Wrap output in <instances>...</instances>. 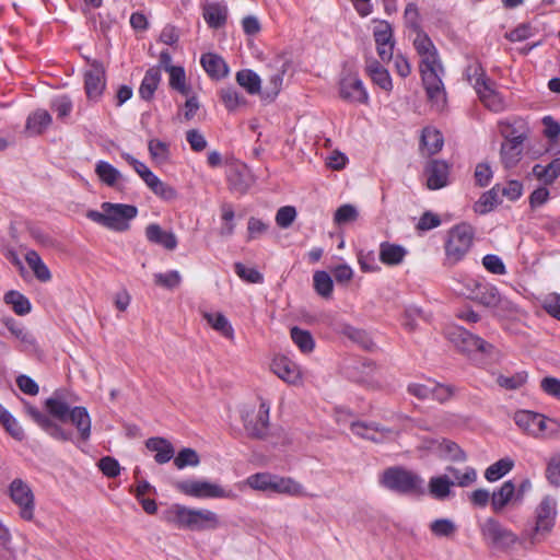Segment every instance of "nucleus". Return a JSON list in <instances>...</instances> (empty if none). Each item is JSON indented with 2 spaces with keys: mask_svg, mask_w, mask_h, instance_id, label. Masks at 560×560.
I'll list each match as a JSON object with an SVG mask.
<instances>
[{
  "mask_svg": "<svg viewBox=\"0 0 560 560\" xmlns=\"http://www.w3.org/2000/svg\"><path fill=\"white\" fill-rule=\"evenodd\" d=\"M163 520L178 528L192 532L214 530L220 526V518L215 512L180 504H173L166 510Z\"/></svg>",
  "mask_w": 560,
  "mask_h": 560,
  "instance_id": "f257e3e1",
  "label": "nucleus"
},
{
  "mask_svg": "<svg viewBox=\"0 0 560 560\" xmlns=\"http://www.w3.org/2000/svg\"><path fill=\"white\" fill-rule=\"evenodd\" d=\"M420 73L428 100L438 109L446 104V92L441 79L444 72L436 48L420 56Z\"/></svg>",
  "mask_w": 560,
  "mask_h": 560,
  "instance_id": "f03ea898",
  "label": "nucleus"
},
{
  "mask_svg": "<svg viewBox=\"0 0 560 560\" xmlns=\"http://www.w3.org/2000/svg\"><path fill=\"white\" fill-rule=\"evenodd\" d=\"M102 212L89 210L86 218L112 231L125 232L130 228V221L138 214V209L132 205L103 202Z\"/></svg>",
  "mask_w": 560,
  "mask_h": 560,
  "instance_id": "7ed1b4c3",
  "label": "nucleus"
},
{
  "mask_svg": "<svg viewBox=\"0 0 560 560\" xmlns=\"http://www.w3.org/2000/svg\"><path fill=\"white\" fill-rule=\"evenodd\" d=\"M480 534L485 544L494 550L506 552L515 545H521L525 549L530 548L528 539H524V533L517 536L493 517H488L480 524Z\"/></svg>",
  "mask_w": 560,
  "mask_h": 560,
  "instance_id": "20e7f679",
  "label": "nucleus"
},
{
  "mask_svg": "<svg viewBox=\"0 0 560 560\" xmlns=\"http://www.w3.org/2000/svg\"><path fill=\"white\" fill-rule=\"evenodd\" d=\"M475 238V230L468 223H459L447 232L444 250L445 266H455L469 253Z\"/></svg>",
  "mask_w": 560,
  "mask_h": 560,
  "instance_id": "39448f33",
  "label": "nucleus"
},
{
  "mask_svg": "<svg viewBox=\"0 0 560 560\" xmlns=\"http://www.w3.org/2000/svg\"><path fill=\"white\" fill-rule=\"evenodd\" d=\"M380 482L386 489L400 494L423 493L422 478L413 471L400 466L385 469L381 476Z\"/></svg>",
  "mask_w": 560,
  "mask_h": 560,
  "instance_id": "423d86ee",
  "label": "nucleus"
},
{
  "mask_svg": "<svg viewBox=\"0 0 560 560\" xmlns=\"http://www.w3.org/2000/svg\"><path fill=\"white\" fill-rule=\"evenodd\" d=\"M557 515V502L553 498L545 497L536 509V524L532 529L524 530V539L530 547L540 542L553 528Z\"/></svg>",
  "mask_w": 560,
  "mask_h": 560,
  "instance_id": "0eeeda50",
  "label": "nucleus"
},
{
  "mask_svg": "<svg viewBox=\"0 0 560 560\" xmlns=\"http://www.w3.org/2000/svg\"><path fill=\"white\" fill-rule=\"evenodd\" d=\"M177 491L185 495L198 499H235L236 494L232 490H226L218 483L207 480H180L174 483Z\"/></svg>",
  "mask_w": 560,
  "mask_h": 560,
  "instance_id": "6e6552de",
  "label": "nucleus"
},
{
  "mask_svg": "<svg viewBox=\"0 0 560 560\" xmlns=\"http://www.w3.org/2000/svg\"><path fill=\"white\" fill-rule=\"evenodd\" d=\"M9 495L20 509V516L24 521L34 520L35 498L31 487L22 479L15 478L9 486Z\"/></svg>",
  "mask_w": 560,
  "mask_h": 560,
  "instance_id": "1a4fd4ad",
  "label": "nucleus"
},
{
  "mask_svg": "<svg viewBox=\"0 0 560 560\" xmlns=\"http://www.w3.org/2000/svg\"><path fill=\"white\" fill-rule=\"evenodd\" d=\"M450 340L465 353L481 352L489 354L493 346L463 327H454L448 331Z\"/></svg>",
  "mask_w": 560,
  "mask_h": 560,
  "instance_id": "9d476101",
  "label": "nucleus"
},
{
  "mask_svg": "<svg viewBox=\"0 0 560 560\" xmlns=\"http://www.w3.org/2000/svg\"><path fill=\"white\" fill-rule=\"evenodd\" d=\"M269 410V404L261 399L259 409L256 413L247 412L243 416L245 431L250 438L262 440L268 435Z\"/></svg>",
  "mask_w": 560,
  "mask_h": 560,
  "instance_id": "9b49d317",
  "label": "nucleus"
},
{
  "mask_svg": "<svg viewBox=\"0 0 560 560\" xmlns=\"http://www.w3.org/2000/svg\"><path fill=\"white\" fill-rule=\"evenodd\" d=\"M515 422L524 431L534 435L547 433L549 425V433H552L559 427L556 420L548 419L540 413H535L532 411L517 412L515 416Z\"/></svg>",
  "mask_w": 560,
  "mask_h": 560,
  "instance_id": "f8f14e48",
  "label": "nucleus"
},
{
  "mask_svg": "<svg viewBox=\"0 0 560 560\" xmlns=\"http://www.w3.org/2000/svg\"><path fill=\"white\" fill-rule=\"evenodd\" d=\"M25 411L27 416L52 439L61 442L72 441L73 434L71 431L62 429L48 415L42 412L36 407L26 404Z\"/></svg>",
  "mask_w": 560,
  "mask_h": 560,
  "instance_id": "ddd939ff",
  "label": "nucleus"
},
{
  "mask_svg": "<svg viewBox=\"0 0 560 560\" xmlns=\"http://www.w3.org/2000/svg\"><path fill=\"white\" fill-rule=\"evenodd\" d=\"M106 86L105 68L98 60L91 62L84 73V90L90 101L97 102Z\"/></svg>",
  "mask_w": 560,
  "mask_h": 560,
  "instance_id": "4468645a",
  "label": "nucleus"
},
{
  "mask_svg": "<svg viewBox=\"0 0 560 560\" xmlns=\"http://www.w3.org/2000/svg\"><path fill=\"white\" fill-rule=\"evenodd\" d=\"M340 97L350 103L366 104L369 94L361 79L357 75H347L339 83Z\"/></svg>",
  "mask_w": 560,
  "mask_h": 560,
  "instance_id": "2eb2a0df",
  "label": "nucleus"
},
{
  "mask_svg": "<svg viewBox=\"0 0 560 560\" xmlns=\"http://www.w3.org/2000/svg\"><path fill=\"white\" fill-rule=\"evenodd\" d=\"M271 371L290 385H298L302 381L299 365L285 355H277L271 362Z\"/></svg>",
  "mask_w": 560,
  "mask_h": 560,
  "instance_id": "dca6fc26",
  "label": "nucleus"
},
{
  "mask_svg": "<svg viewBox=\"0 0 560 560\" xmlns=\"http://www.w3.org/2000/svg\"><path fill=\"white\" fill-rule=\"evenodd\" d=\"M424 174L429 189H441L448 183L450 165L443 160H431L425 165Z\"/></svg>",
  "mask_w": 560,
  "mask_h": 560,
  "instance_id": "f3484780",
  "label": "nucleus"
},
{
  "mask_svg": "<svg viewBox=\"0 0 560 560\" xmlns=\"http://www.w3.org/2000/svg\"><path fill=\"white\" fill-rule=\"evenodd\" d=\"M52 124V116L47 109L37 108L30 113L24 127L27 137H37L48 130Z\"/></svg>",
  "mask_w": 560,
  "mask_h": 560,
  "instance_id": "a211bd4d",
  "label": "nucleus"
},
{
  "mask_svg": "<svg viewBox=\"0 0 560 560\" xmlns=\"http://www.w3.org/2000/svg\"><path fill=\"white\" fill-rule=\"evenodd\" d=\"M365 72L372 82L385 92L393 90L389 72L376 59L369 58L365 61Z\"/></svg>",
  "mask_w": 560,
  "mask_h": 560,
  "instance_id": "6ab92c4d",
  "label": "nucleus"
},
{
  "mask_svg": "<svg viewBox=\"0 0 560 560\" xmlns=\"http://www.w3.org/2000/svg\"><path fill=\"white\" fill-rule=\"evenodd\" d=\"M290 66L291 60L287 54L277 55L269 63V67L275 70V72L270 74L269 78L271 93L273 96H277L279 94L283 83V75L288 71Z\"/></svg>",
  "mask_w": 560,
  "mask_h": 560,
  "instance_id": "aec40b11",
  "label": "nucleus"
},
{
  "mask_svg": "<svg viewBox=\"0 0 560 560\" xmlns=\"http://www.w3.org/2000/svg\"><path fill=\"white\" fill-rule=\"evenodd\" d=\"M1 322L8 330L21 341L23 351L36 350V338L32 332L26 330L21 323L16 322L13 317H3Z\"/></svg>",
  "mask_w": 560,
  "mask_h": 560,
  "instance_id": "412c9836",
  "label": "nucleus"
},
{
  "mask_svg": "<svg viewBox=\"0 0 560 560\" xmlns=\"http://www.w3.org/2000/svg\"><path fill=\"white\" fill-rule=\"evenodd\" d=\"M271 492L288 494L291 497H306L304 487L290 477H280L272 475Z\"/></svg>",
  "mask_w": 560,
  "mask_h": 560,
  "instance_id": "4be33fe9",
  "label": "nucleus"
},
{
  "mask_svg": "<svg viewBox=\"0 0 560 560\" xmlns=\"http://www.w3.org/2000/svg\"><path fill=\"white\" fill-rule=\"evenodd\" d=\"M145 236L149 242L173 250L177 246V238L174 233L164 231L159 224L151 223L145 228Z\"/></svg>",
  "mask_w": 560,
  "mask_h": 560,
  "instance_id": "5701e85b",
  "label": "nucleus"
},
{
  "mask_svg": "<svg viewBox=\"0 0 560 560\" xmlns=\"http://www.w3.org/2000/svg\"><path fill=\"white\" fill-rule=\"evenodd\" d=\"M203 19L209 27L218 30L225 25L228 20V8L223 3L214 2L203 5Z\"/></svg>",
  "mask_w": 560,
  "mask_h": 560,
  "instance_id": "b1692460",
  "label": "nucleus"
},
{
  "mask_svg": "<svg viewBox=\"0 0 560 560\" xmlns=\"http://www.w3.org/2000/svg\"><path fill=\"white\" fill-rule=\"evenodd\" d=\"M68 419L77 428L80 439L88 441L91 436V417L85 407H73Z\"/></svg>",
  "mask_w": 560,
  "mask_h": 560,
  "instance_id": "393cba45",
  "label": "nucleus"
},
{
  "mask_svg": "<svg viewBox=\"0 0 560 560\" xmlns=\"http://www.w3.org/2000/svg\"><path fill=\"white\" fill-rule=\"evenodd\" d=\"M145 446L149 451L155 452L154 459L158 464H166L174 456V447L164 438H150L145 442Z\"/></svg>",
  "mask_w": 560,
  "mask_h": 560,
  "instance_id": "a878e982",
  "label": "nucleus"
},
{
  "mask_svg": "<svg viewBox=\"0 0 560 560\" xmlns=\"http://www.w3.org/2000/svg\"><path fill=\"white\" fill-rule=\"evenodd\" d=\"M201 66L209 77L212 79H222L226 77L229 72L228 65L225 61L218 55L207 52L201 56L200 59Z\"/></svg>",
  "mask_w": 560,
  "mask_h": 560,
  "instance_id": "bb28decb",
  "label": "nucleus"
},
{
  "mask_svg": "<svg viewBox=\"0 0 560 560\" xmlns=\"http://www.w3.org/2000/svg\"><path fill=\"white\" fill-rule=\"evenodd\" d=\"M474 301L486 307H497L501 301V295L497 287L481 280L475 292Z\"/></svg>",
  "mask_w": 560,
  "mask_h": 560,
  "instance_id": "cd10ccee",
  "label": "nucleus"
},
{
  "mask_svg": "<svg viewBox=\"0 0 560 560\" xmlns=\"http://www.w3.org/2000/svg\"><path fill=\"white\" fill-rule=\"evenodd\" d=\"M407 255L404 246L383 242L380 245V260L387 266H396L402 262Z\"/></svg>",
  "mask_w": 560,
  "mask_h": 560,
  "instance_id": "c85d7f7f",
  "label": "nucleus"
},
{
  "mask_svg": "<svg viewBox=\"0 0 560 560\" xmlns=\"http://www.w3.org/2000/svg\"><path fill=\"white\" fill-rule=\"evenodd\" d=\"M515 485L512 480H506L502 486L492 493L491 506L493 512H501L514 498Z\"/></svg>",
  "mask_w": 560,
  "mask_h": 560,
  "instance_id": "c756f323",
  "label": "nucleus"
},
{
  "mask_svg": "<svg viewBox=\"0 0 560 560\" xmlns=\"http://www.w3.org/2000/svg\"><path fill=\"white\" fill-rule=\"evenodd\" d=\"M161 81V70L159 67H152L147 70L140 88H139V96L144 101H150L153 98L154 92L156 91L159 83Z\"/></svg>",
  "mask_w": 560,
  "mask_h": 560,
  "instance_id": "7c9ffc66",
  "label": "nucleus"
},
{
  "mask_svg": "<svg viewBox=\"0 0 560 560\" xmlns=\"http://www.w3.org/2000/svg\"><path fill=\"white\" fill-rule=\"evenodd\" d=\"M45 408L50 417L62 422L68 420V416L72 409L58 393H55L45 400Z\"/></svg>",
  "mask_w": 560,
  "mask_h": 560,
  "instance_id": "2f4dec72",
  "label": "nucleus"
},
{
  "mask_svg": "<svg viewBox=\"0 0 560 560\" xmlns=\"http://www.w3.org/2000/svg\"><path fill=\"white\" fill-rule=\"evenodd\" d=\"M444 143L442 133L433 128L427 127L421 135V149L427 155H433L441 151Z\"/></svg>",
  "mask_w": 560,
  "mask_h": 560,
  "instance_id": "473e14b6",
  "label": "nucleus"
},
{
  "mask_svg": "<svg viewBox=\"0 0 560 560\" xmlns=\"http://www.w3.org/2000/svg\"><path fill=\"white\" fill-rule=\"evenodd\" d=\"M533 175L545 185H551L560 176V156L552 160L548 165H534Z\"/></svg>",
  "mask_w": 560,
  "mask_h": 560,
  "instance_id": "72a5a7b5",
  "label": "nucleus"
},
{
  "mask_svg": "<svg viewBox=\"0 0 560 560\" xmlns=\"http://www.w3.org/2000/svg\"><path fill=\"white\" fill-rule=\"evenodd\" d=\"M523 142L504 141L501 145L500 155L505 168L514 167L521 160Z\"/></svg>",
  "mask_w": 560,
  "mask_h": 560,
  "instance_id": "f704fd0d",
  "label": "nucleus"
},
{
  "mask_svg": "<svg viewBox=\"0 0 560 560\" xmlns=\"http://www.w3.org/2000/svg\"><path fill=\"white\" fill-rule=\"evenodd\" d=\"M500 185H494L490 190L483 192L474 206L475 212L486 214L501 202Z\"/></svg>",
  "mask_w": 560,
  "mask_h": 560,
  "instance_id": "c9c22d12",
  "label": "nucleus"
},
{
  "mask_svg": "<svg viewBox=\"0 0 560 560\" xmlns=\"http://www.w3.org/2000/svg\"><path fill=\"white\" fill-rule=\"evenodd\" d=\"M454 485L455 481L447 475L435 476L429 481V492L434 499L444 500L450 495L451 488Z\"/></svg>",
  "mask_w": 560,
  "mask_h": 560,
  "instance_id": "e433bc0d",
  "label": "nucleus"
},
{
  "mask_svg": "<svg viewBox=\"0 0 560 560\" xmlns=\"http://www.w3.org/2000/svg\"><path fill=\"white\" fill-rule=\"evenodd\" d=\"M25 260L37 280L47 282L51 279V273L48 267L36 250H28L25 255Z\"/></svg>",
  "mask_w": 560,
  "mask_h": 560,
  "instance_id": "4c0bfd02",
  "label": "nucleus"
},
{
  "mask_svg": "<svg viewBox=\"0 0 560 560\" xmlns=\"http://www.w3.org/2000/svg\"><path fill=\"white\" fill-rule=\"evenodd\" d=\"M202 316L207 323L223 337L228 339L233 338L234 330L228 318L222 313L203 312Z\"/></svg>",
  "mask_w": 560,
  "mask_h": 560,
  "instance_id": "58836bf2",
  "label": "nucleus"
},
{
  "mask_svg": "<svg viewBox=\"0 0 560 560\" xmlns=\"http://www.w3.org/2000/svg\"><path fill=\"white\" fill-rule=\"evenodd\" d=\"M341 334L348 337L350 340L357 342L362 349L366 351H373L375 343L370 338L366 331L355 328L351 325H343L341 327Z\"/></svg>",
  "mask_w": 560,
  "mask_h": 560,
  "instance_id": "ea45409f",
  "label": "nucleus"
},
{
  "mask_svg": "<svg viewBox=\"0 0 560 560\" xmlns=\"http://www.w3.org/2000/svg\"><path fill=\"white\" fill-rule=\"evenodd\" d=\"M236 82L252 95L260 92L261 80L259 75L250 69H243L236 72Z\"/></svg>",
  "mask_w": 560,
  "mask_h": 560,
  "instance_id": "a19ab883",
  "label": "nucleus"
},
{
  "mask_svg": "<svg viewBox=\"0 0 560 560\" xmlns=\"http://www.w3.org/2000/svg\"><path fill=\"white\" fill-rule=\"evenodd\" d=\"M500 132L508 142H524L526 139V127L522 120L511 122H502Z\"/></svg>",
  "mask_w": 560,
  "mask_h": 560,
  "instance_id": "79ce46f5",
  "label": "nucleus"
},
{
  "mask_svg": "<svg viewBox=\"0 0 560 560\" xmlns=\"http://www.w3.org/2000/svg\"><path fill=\"white\" fill-rule=\"evenodd\" d=\"M4 302L12 306L16 315L23 316L31 312L32 306L30 300L22 293L11 290L4 294Z\"/></svg>",
  "mask_w": 560,
  "mask_h": 560,
  "instance_id": "37998d69",
  "label": "nucleus"
},
{
  "mask_svg": "<svg viewBox=\"0 0 560 560\" xmlns=\"http://www.w3.org/2000/svg\"><path fill=\"white\" fill-rule=\"evenodd\" d=\"M292 341L303 353H311L315 348V340L308 330L294 326L290 330Z\"/></svg>",
  "mask_w": 560,
  "mask_h": 560,
  "instance_id": "c03bdc74",
  "label": "nucleus"
},
{
  "mask_svg": "<svg viewBox=\"0 0 560 560\" xmlns=\"http://www.w3.org/2000/svg\"><path fill=\"white\" fill-rule=\"evenodd\" d=\"M480 101L491 110L500 112L503 109L501 96L493 90L492 82L476 91Z\"/></svg>",
  "mask_w": 560,
  "mask_h": 560,
  "instance_id": "a18cd8bd",
  "label": "nucleus"
},
{
  "mask_svg": "<svg viewBox=\"0 0 560 560\" xmlns=\"http://www.w3.org/2000/svg\"><path fill=\"white\" fill-rule=\"evenodd\" d=\"M465 77L467 81L474 86L475 91H478L490 82V80L486 77L483 68L477 61L466 67Z\"/></svg>",
  "mask_w": 560,
  "mask_h": 560,
  "instance_id": "49530a36",
  "label": "nucleus"
},
{
  "mask_svg": "<svg viewBox=\"0 0 560 560\" xmlns=\"http://www.w3.org/2000/svg\"><path fill=\"white\" fill-rule=\"evenodd\" d=\"M50 108L56 113L59 120L67 122L73 110V102L68 95H59L51 100Z\"/></svg>",
  "mask_w": 560,
  "mask_h": 560,
  "instance_id": "de8ad7c7",
  "label": "nucleus"
},
{
  "mask_svg": "<svg viewBox=\"0 0 560 560\" xmlns=\"http://www.w3.org/2000/svg\"><path fill=\"white\" fill-rule=\"evenodd\" d=\"M221 211V220H222V226L220 228V235L224 237H229L234 234L235 231V212L232 203L223 202L220 206Z\"/></svg>",
  "mask_w": 560,
  "mask_h": 560,
  "instance_id": "09e8293b",
  "label": "nucleus"
},
{
  "mask_svg": "<svg viewBox=\"0 0 560 560\" xmlns=\"http://www.w3.org/2000/svg\"><path fill=\"white\" fill-rule=\"evenodd\" d=\"M514 466L512 459L505 457L501 458L494 464L490 465L485 471V478L490 481H497L505 476Z\"/></svg>",
  "mask_w": 560,
  "mask_h": 560,
  "instance_id": "8fccbe9b",
  "label": "nucleus"
},
{
  "mask_svg": "<svg viewBox=\"0 0 560 560\" xmlns=\"http://www.w3.org/2000/svg\"><path fill=\"white\" fill-rule=\"evenodd\" d=\"M95 173L101 182L110 187H113L120 177L119 171L105 161H98L96 163Z\"/></svg>",
  "mask_w": 560,
  "mask_h": 560,
  "instance_id": "3c124183",
  "label": "nucleus"
},
{
  "mask_svg": "<svg viewBox=\"0 0 560 560\" xmlns=\"http://www.w3.org/2000/svg\"><path fill=\"white\" fill-rule=\"evenodd\" d=\"M167 72L170 73V86L180 94L187 96L190 92V89L186 85V74L184 68L180 66L171 67Z\"/></svg>",
  "mask_w": 560,
  "mask_h": 560,
  "instance_id": "603ef678",
  "label": "nucleus"
},
{
  "mask_svg": "<svg viewBox=\"0 0 560 560\" xmlns=\"http://www.w3.org/2000/svg\"><path fill=\"white\" fill-rule=\"evenodd\" d=\"M314 289L323 298L327 299L331 295L334 282L326 271H316L313 276Z\"/></svg>",
  "mask_w": 560,
  "mask_h": 560,
  "instance_id": "864d4df0",
  "label": "nucleus"
},
{
  "mask_svg": "<svg viewBox=\"0 0 560 560\" xmlns=\"http://www.w3.org/2000/svg\"><path fill=\"white\" fill-rule=\"evenodd\" d=\"M220 98L229 112L236 110L241 105L246 103L245 97L234 88H224L220 91Z\"/></svg>",
  "mask_w": 560,
  "mask_h": 560,
  "instance_id": "5fc2aeb1",
  "label": "nucleus"
},
{
  "mask_svg": "<svg viewBox=\"0 0 560 560\" xmlns=\"http://www.w3.org/2000/svg\"><path fill=\"white\" fill-rule=\"evenodd\" d=\"M359 218L358 209L350 203L340 206L334 214V222L338 226L350 224Z\"/></svg>",
  "mask_w": 560,
  "mask_h": 560,
  "instance_id": "6e6d98bb",
  "label": "nucleus"
},
{
  "mask_svg": "<svg viewBox=\"0 0 560 560\" xmlns=\"http://www.w3.org/2000/svg\"><path fill=\"white\" fill-rule=\"evenodd\" d=\"M430 530L436 537H452L457 530L456 524L448 518H438L430 524Z\"/></svg>",
  "mask_w": 560,
  "mask_h": 560,
  "instance_id": "4d7b16f0",
  "label": "nucleus"
},
{
  "mask_svg": "<svg viewBox=\"0 0 560 560\" xmlns=\"http://www.w3.org/2000/svg\"><path fill=\"white\" fill-rule=\"evenodd\" d=\"M122 158L128 162L129 165L133 167V170L144 180L148 187H150L153 184V182L158 178V176L154 175L144 163L138 161L132 155L124 153Z\"/></svg>",
  "mask_w": 560,
  "mask_h": 560,
  "instance_id": "13d9d810",
  "label": "nucleus"
},
{
  "mask_svg": "<svg viewBox=\"0 0 560 560\" xmlns=\"http://www.w3.org/2000/svg\"><path fill=\"white\" fill-rule=\"evenodd\" d=\"M527 381V373L526 372H517L511 376H505L503 374H500L497 377V384L505 389L514 390L522 387Z\"/></svg>",
  "mask_w": 560,
  "mask_h": 560,
  "instance_id": "bf43d9fd",
  "label": "nucleus"
},
{
  "mask_svg": "<svg viewBox=\"0 0 560 560\" xmlns=\"http://www.w3.org/2000/svg\"><path fill=\"white\" fill-rule=\"evenodd\" d=\"M200 463L199 455L197 452L192 448L185 447L180 450L177 454V456L174 458V465L178 469H183L187 466H198Z\"/></svg>",
  "mask_w": 560,
  "mask_h": 560,
  "instance_id": "052dcab7",
  "label": "nucleus"
},
{
  "mask_svg": "<svg viewBox=\"0 0 560 560\" xmlns=\"http://www.w3.org/2000/svg\"><path fill=\"white\" fill-rule=\"evenodd\" d=\"M148 149L151 158L155 161L165 162L170 158V145L164 141L151 139L148 143Z\"/></svg>",
  "mask_w": 560,
  "mask_h": 560,
  "instance_id": "680f3d73",
  "label": "nucleus"
},
{
  "mask_svg": "<svg viewBox=\"0 0 560 560\" xmlns=\"http://www.w3.org/2000/svg\"><path fill=\"white\" fill-rule=\"evenodd\" d=\"M235 273L244 281L249 283H262L264 276L255 268L246 267L242 262L234 264Z\"/></svg>",
  "mask_w": 560,
  "mask_h": 560,
  "instance_id": "e2e57ef3",
  "label": "nucleus"
},
{
  "mask_svg": "<svg viewBox=\"0 0 560 560\" xmlns=\"http://www.w3.org/2000/svg\"><path fill=\"white\" fill-rule=\"evenodd\" d=\"M446 471L452 474V476L456 480L455 483L459 487H467L474 483L477 479L476 470L471 467H467L465 472L462 474L457 468L453 466H447Z\"/></svg>",
  "mask_w": 560,
  "mask_h": 560,
  "instance_id": "0e129e2a",
  "label": "nucleus"
},
{
  "mask_svg": "<svg viewBox=\"0 0 560 560\" xmlns=\"http://www.w3.org/2000/svg\"><path fill=\"white\" fill-rule=\"evenodd\" d=\"M155 284L166 288L168 290L177 288L182 282V277L177 270H171L165 273L154 275Z\"/></svg>",
  "mask_w": 560,
  "mask_h": 560,
  "instance_id": "69168bd1",
  "label": "nucleus"
},
{
  "mask_svg": "<svg viewBox=\"0 0 560 560\" xmlns=\"http://www.w3.org/2000/svg\"><path fill=\"white\" fill-rule=\"evenodd\" d=\"M156 196L163 200L171 201L177 198V191L174 187L160 180L158 177L153 184L149 187Z\"/></svg>",
  "mask_w": 560,
  "mask_h": 560,
  "instance_id": "338daca9",
  "label": "nucleus"
},
{
  "mask_svg": "<svg viewBox=\"0 0 560 560\" xmlns=\"http://www.w3.org/2000/svg\"><path fill=\"white\" fill-rule=\"evenodd\" d=\"M546 477L552 486L560 487V454L553 456L548 463Z\"/></svg>",
  "mask_w": 560,
  "mask_h": 560,
  "instance_id": "774afa93",
  "label": "nucleus"
}]
</instances>
